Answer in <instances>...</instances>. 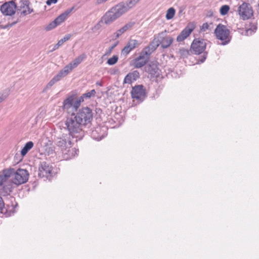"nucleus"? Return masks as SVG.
Here are the masks:
<instances>
[{"label":"nucleus","instance_id":"39448f33","mask_svg":"<svg viewBox=\"0 0 259 259\" xmlns=\"http://www.w3.org/2000/svg\"><path fill=\"white\" fill-rule=\"evenodd\" d=\"M206 40L201 38H196L193 41L191 46V51L195 54H200L203 53V55L200 59H198V62L203 63L205 60L207 53L204 52L206 49Z\"/></svg>","mask_w":259,"mask_h":259},{"label":"nucleus","instance_id":"20e7f679","mask_svg":"<svg viewBox=\"0 0 259 259\" xmlns=\"http://www.w3.org/2000/svg\"><path fill=\"white\" fill-rule=\"evenodd\" d=\"M166 31L160 33L156 38H155L152 41L148 49H151V52L155 51L160 45H161L162 48H167L169 47L172 43L174 39L169 36H167L165 34Z\"/></svg>","mask_w":259,"mask_h":259},{"label":"nucleus","instance_id":"2f4dec72","mask_svg":"<svg viewBox=\"0 0 259 259\" xmlns=\"http://www.w3.org/2000/svg\"><path fill=\"white\" fill-rule=\"evenodd\" d=\"M135 80L133 79L132 77L127 74L124 79L123 83L131 84Z\"/></svg>","mask_w":259,"mask_h":259},{"label":"nucleus","instance_id":"09e8293b","mask_svg":"<svg viewBox=\"0 0 259 259\" xmlns=\"http://www.w3.org/2000/svg\"><path fill=\"white\" fill-rule=\"evenodd\" d=\"M257 12L259 14V1L258 2V3H257Z\"/></svg>","mask_w":259,"mask_h":259},{"label":"nucleus","instance_id":"5701e85b","mask_svg":"<svg viewBox=\"0 0 259 259\" xmlns=\"http://www.w3.org/2000/svg\"><path fill=\"white\" fill-rule=\"evenodd\" d=\"M34 144L32 141L27 142L22 149L21 154L22 156H25L27 152L33 147Z\"/></svg>","mask_w":259,"mask_h":259},{"label":"nucleus","instance_id":"4468645a","mask_svg":"<svg viewBox=\"0 0 259 259\" xmlns=\"http://www.w3.org/2000/svg\"><path fill=\"white\" fill-rule=\"evenodd\" d=\"M131 94L133 99L142 101L145 97V92L143 89V86L139 85L133 87Z\"/></svg>","mask_w":259,"mask_h":259},{"label":"nucleus","instance_id":"a18cd8bd","mask_svg":"<svg viewBox=\"0 0 259 259\" xmlns=\"http://www.w3.org/2000/svg\"><path fill=\"white\" fill-rule=\"evenodd\" d=\"M62 70L63 71V72L65 73V74L66 75H67L68 74H69L70 73V72L67 71L66 70L64 69H62Z\"/></svg>","mask_w":259,"mask_h":259},{"label":"nucleus","instance_id":"cd10ccee","mask_svg":"<svg viewBox=\"0 0 259 259\" xmlns=\"http://www.w3.org/2000/svg\"><path fill=\"white\" fill-rule=\"evenodd\" d=\"M124 32L125 31H124V30L122 28H121L113 34V35H112V39L113 40L116 39Z\"/></svg>","mask_w":259,"mask_h":259},{"label":"nucleus","instance_id":"6ab92c4d","mask_svg":"<svg viewBox=\"0 0 259 259\" xmlns=\"http://www.w3.org/2000/svg\"><path fill=\"white\" fill-rule=\"evenodd\" d=\"M257 29L256 23H249V24H246L245 26V30L243 32L244 35H250L255 32Z\"/></svg>","mask_w":259,"mask_h":259},{"label":"nucleus","instance_id":"de8ad7c7","mask_svg":"<svg viewBox=\"0 0 259 259\" xmlns=\"http://www.w3.org/2000/svg\"><path fill=\"white\" fill-rule=\"evenodd\" d=\"M5 100V98L2 97H0V103L3 102Z\"/></svg>","mask_w":259,"mask_h":259},{"label":"nucleus","instance_id":"e433bc0d","mask_svg":"<svg viewBox=\"0 0 259 259\" xmlns=\"http://www.w3.org/2000/svg\"><path fill=\"white\" fill-rule=\"evenodd\" d=\"M118 44V41H116L114 43V45H113L111 47H110L109 49L106 51L105 55H109L111 52H112L113 50L114 49V48Z\"/></svg>","mask_w":259,"mask_h":259},{"label":"nucleus","instance_id":"f3484780","mask_svg":"<svg viewBox=\"0 0 259 259\" xmlns=\"http://www.w3.org/2000/svg\"><path fill=\"white\" fill-rule=\"evenodd\" d=\"M113 9L115 11L119 17L129 11L124 3H121L118 4L115 7L113 8Z\"/></svg>","mask_w":259,"mask_h":259},{"label":"nucleus","instance_id":"9d476101","mask_svg":"<svg viewBox=\"0 0 259 259\" xmlns=\"http://www.w3.org/2000/svg\"><path fill=\"white\" fill-rule=\"evenodd\" d=\"M72 9H68L57 17L53 21L51 22L46 28L47 30H50L55 28L64 21L68 17Z\"/></svg>","mask_w":259,"mask_h":259},{"label":"nucleus","instance_id":"bb28decb","mask_svg":"<svg viewBox=\"0 0 259 259\" xmlns=\"http://www.w3.org/2000/svg\"><path fill=\"white\" fill-rule=\"evenodd\" d=\"M175 14V10L173 8H170L168 9L166 14V18L167 20L172 19Z\"/></svg>","mask_w":259,"mask_h":259},{"label":"nucleus","instance_id":"2eb2a0df","mask_svg":"<svg viewBox=\"0 0 259 259\" xmlns=\"http://www.w3.org/2000/svg\"><path fill=\"white\" fill-rule=\"evenodd\" d=\"M119 18L115 11L112 8L107 12L103 18V21L106 24H109Z\"/></svg>","mask_w":259,"mask_h":259},{"label":"nucleus","instance_id":"7c9ffc66","mask_svg":"<svg viewBox=\"0 0 259 259\" xmlns=\"http://www.w3.org/2000/svg\"><path fill=\"white\" fill-rule=\"evenodd\" d=\"M59 81L54 76L47 84L46 87V89L48 90L51 88L56 82Z\"/></svg>","mask_w":259,"mask_h":259},{"label":"nucleus","instance_id":"58836bf2","mask_svg":"<svg viewBox=\"0 0 259 259\" xmlns=\"http://www.w3.org/2000/svg\"><path fill=\"white\" fill-rule=\"evenodd\" d=\"M209 25L207 23H205L202 24L201 27V30L202 31H205L209 29Z\"/></svg>","mask_w":259,"mask_h":259},{"label":"nucleus","instance_id":"c85d7f7f","mask_svg":"<svg viewBox=\"0 0 259 259\" xmlns=\"http://www.w3.org/2000/svg\"><path fill=\"white\" fill-rule=\"evenodd\" d=\"M118 60V57L116 55H114L107 60V63L110 65H113L117 62Z\"/></svg>","mask_w":259,"mask_h":259},{"label":"nucleus","instance_id":"37998d69","mask_svg":"<svg viewBox=\"0 0 259 259\" xmlns=\"http://www.w3.org/2000/svg\"><path fill=\"white\" fill-rule=\"evenodd\" d=\"M57 2V0H47L46 4L50 6L52 4H56Z\"/></svg>","mask_w":259,"mask_h":259},{"label":"nucleus","instance_id":"a878e982","mask_svg":"<svg viewBox=\"0 0 259 259\" xmlns=\"http://www.w3.org/2000/svg\"><path fill=\"white\" fill-rule=\"evenodd\" d=\"M140 0H128L127 2H125V4L130 10L131 9L133 8L136 6V5L140 1Z\"/></svg>","mask_w":259,"mask_h":259},{"label":"nucleus","instance_id":"f704fd0d","mask_svg":"<svg viewBox=\"0 0 259 259\" xmlns=\"http://www.w3.org/2000/svg\"><path fill=\"white\" fill-rule=\"evenodd\" d=\"M66 75L63 72L62 70H61L59 73L55 76V77L57 79L58 81L60 80L63 77L66 76Z\"/></svg>","mask_w":259,"mask_h":259},{"label":"nucleus","instance_id":"b1692460","mask_svg":"<svg viewBox=\"0 0 259 259\" xmlns=\"http://www.w3.org/2000/svg\"><path fill=\"white\" fill-rule=\"evenodd\" d=\"M96 94L95 90H92L91 91L85 93L82 95L78 99H82L80 100V103L84 101V99H89L92 96H94Z\"/></svg>","mask_w":259,"mask_h":259},{"label":"nucleus","instance_id":"0eeeda50","mask_svg":"<svg viewBox=\"0 0 259 259\" xmlns=\"http://www.w3.org/2000/svg\"><path fill=\"white\" fill-rule=\"evenodd\" d=\"M214 33L217 38L222 41V45H226L230 41V30L225 25L219 24L215 29Z\"/></svg>","mask_w":259,"mask_h":259},{"label":"nucleus","instance_id":"c9c22d12","mask_svg":"<svg viewBox=\"0 0 259 259\" xmlns=\"http://www.w3.org/2000/svg\"><path fill=\"white\" fill-rule=\"evenodd\" d=\"M66 75L63 72L62 70H61L59 73L55 76V77L57 79L58 81L60 80L63 77L66 76Z\"/></svg>","mask_w":259,"mask_h":259},{"label":"nucleus","instance_id":"49530a36","mask_svg":"<svg viewBox=\"0 0 259 259\" xmlns=\"http://www.w3.org/2000/svg\"><path fill=\"white\" fill-rule=\"evenodd\" d=\"M96 84H97V85H99V86H102V82H100V81H97V82H96Z\"/></svg>","mask_w":259,"mask_h":259},{"label":"nucleus","instance_id":"f257e3e1","mask_svg":"<svg viewBox=\"0 0 259 259\" xmlns=\"http://www.w3.org/2000/svg\"><path fill=\"white\" fill-rule=\"evenodd\" d=\"M93 119L92 110L88 107H82L76 114L72 113L68 117L65 125L72 138H75L77 141L84 137V128L91 126Z\"/></svg>","mask_w":259,"mask_h":259},{"label":"nucleus","instance_id":"473e14b6","mask_svg":"<svg viewBox=\"0 0 259 259\" xmlns=\"http://www.w3.org/2000/svg\"><path fill=\"white\" fill-rule=\"evenodd\" d=\"M128 74L132 77L133 79L135 81L139 77V73L137 70L134 71L133 72H130Z\"/></svg>","mask_w":259,"mask_h":259},{"label":"nucleus","instance_id":"c03bdc74","mask_svg":"<svg viewBox=\"0 0 259 259\" xmlns=\"http://www.w3.org/2000/svg\"><path fill=\"white\" fill-rule=\"evenodd\" d=\"M107 0H97V3L99 4H102L106 2Z\"/></svg>","mask_w":259,"mask_h":259},{"label":"nucleus","instance_id":"423d86ee","mask_svg":"<svg viewBox=\"0 0 259 259\" xmlns=\"http://www.w3.org/2000/svg\"><path fill=\"white\" fill-rule=\"evenodd\" d=\"M80 100L82 99H78L75 94L69 96L63 102V110L68 113L76 111L80 106Z\"/></svg>","mask_w":259,"mask_h":259},{"label":"nucleus","instance_id":"ea45409f","mask_svg":"<svg viewBox=\"0 0 259 259\" xmlns=\"http://www.w3.org/2000/svg\"><path fill=\"white\" fill-rule=\"evenodd\" d=\"M63 69L66 70L67 71H69V72H71L73 69H74V68L73 67V66H72V64H71V63H70L69 64H68V65H67L66 66H65Z\"/></svg>","mask_w":259,"mask_h":259},{"label":"nucleus","instance_id":"7ed1b4c3","mask_svg":"<svg viewBox=\"0 0 259 259\" xmlns=\"http://www.w3.org/2000/svg\"><path fill=\"white\" fill-rule=\"evenodd\" d=\"M70 136H71L66 126L60 128L57 133L56 145L62 152L63 157L65 160L72 158L78 152V149L72 147V143L70 140Z\"/></svg>","mask_w":259,"mask_h":259},{"label":"nucleus","instance_id":"dca6fc26","mask_svg":"<svg viewBox=\"0 0 259 259\" xmlns=\"http://www.w3.org/2000/svg\"><path fill=\"white\" fill-rule=\"evenodd\" d=\"M138 41L135 39H130L124 48L122 50L121 53L123 55H127L133 49L139 46Z\"/></svg>","mask_w":259,"mask_h":259},{"label":"nucleus","instance_id":"6e6552de","mask_svg":"<svg viewBox=\"0 0 259 259\" xmlns=\"http://www.w3.org/2000/svg\"><path fill=\"white\" fill-rule=\"evenodd\" d=\"M238 13L243 20L250 19L253 14L251 6L249 4L246 3H243L239 7Z\"/></svg>","mask_w":259,"mask_h":259},{"label":"nucleus","instance_id":"412c9836","mask_svg":"<svg viewBox=\"0 0 259 259\" xmlns=\"http://www.w3.org/2000/svg\"><path fill=\"white\" fill-rule=\"evenodd\" d=\"M146 71L151 75H155L158 73V69L154 64H149L145 67Z\"/></svg>","mask_w":259,"mask_h":259},{"label":"nucleus","instance_id":"f8f14e48","mask_svg":"<svg viewBox=\"0 0 259 259\" xmlns=\"http://www.w3.org/2000/svg\"><path fill=\"white\" fill-rule=\"evenodd\" d=\"M195 28L194 22H190L188 24L187 26L177 36V40L181 42L187 38Z\"/></svg>","mask_w":259,"mask_h":259},{"label":"nucleus","instance_id":"1a4fd4ad","mask_svg":"<svg viewBox=\"0 0 259 259\" xmlns=\"http://www.w3.org/2000/svg\"><path fill=\"white\" fill-rule=\"evenodd\" d=\"M53 168L51 165L46 162H42L40 163L38 168V176L40 178L49 179L52 176Z\"/></svg>","mask_w":259,"mask_h":259},{"label":"nucleus","instance_id":"4c0bfd02","mask_svg":"<svg viewBox=\"0 0 259 259\" xmlns=\"http://www.w3.org/2000/svg\"><path fill=\"white\" fill-rule=\"evenodd\" d=\"M134 24V22H129L127 24H125L124 26H123L122 28L125 32L127 30L132 27Z\"/></svg>","mask_w":259,"mask_h":259},{"label":"nucleus","instance_id":"ddd939ff","mask_svg":"<svg viewBox=\"0 0 259 259\" xmlns=\"http://www.w3.org/2000/svg\"><path fill=\"white\" fill-rule=\"evenodd\" d=\"M16 6L14 2L6 3L1 7L2 13L7 16H12L15 13Z\"/></svg>","mask_w":259,"mask_h":259},{"label":"nucleus","instance_id":"c756f323","mask_svg":"<svg viewBox=\"0 0 259 259\" xmlns=\"http://www.w3.org/2000/svg\"><path fill=\"white\" fill-rule=\"evenodd\" d=\"M230 7L228 5H223L220 10V12L222 15H226L229 11Z\"/></svg>","mask_w":259,"mask_h":259},{"label":"nucleus","instance_id":"aec40b11","mask_svg":"<svg viewBox=\"0 0 259 259\" xmlns=\"http://www.w3.org/2000/svg\"><path fill=\"white\" fill-rule=\"evenodd\" d=\"M29 3L27 1H25L22 3L20 6L21 14L24 15H27L30 14L33 10L29 7Z\"/></svg>","mask_w":259,"mask_h":259},{"label":"nucleus","instance_id":"a19ab883","mask_svg":"<svg viewBox=\"0 0 259 259\" xmlns=\"http://www.w3.org/2000/svg\"><path fill=\"white\" fill-rule=\"evenodd\" d=\"M180 53L182 56H187L189 54V51L187 50L182 49L180 50Z\"/></svg>","mask_w":259,"mask_h":259},{"label":"nucleus","instance_id":"9b49d317","mask_svg":"<svg viewBox=\"0 0 259 259\" xmlns=\"http://www.w3.org/2000/svg\"><path fill=\"white\" fill-rule=\"evenodd\" d=\"M150 49L146 48V50L142 52L139 57L135 60L134 66L139 68L144 66L148 60V56L151 54Z\"/></svg>","mask_w":259,"mask_h":259},{"label":"nucleus","instance_id":"393cba45","mask_svg":"<svg viewBox=\"0 0 259 259\" xmlns=\"http://www.w3.org/2000/svg\"><path fill=\"white\" fill-rule=\"evenodd\" d=\"M71 37L70 34L65 35L63 38L61 39L58 43L55 45L54 47L53 50L57 49L60 46H62L66 41L69 40Z\"/></svg>","mask_w":259,"mask_h":259},{"label":"nucleus","instance_id":"4be33fe9","mask_svg":"<svg viewBox=\"0 0 259 259\" xmlns=\"http://www.w3.org/2000/svg\"><path fill=\"white\" fill-rule=\"evenodd\" d=\"M87 57L86 55L83 53L76 58L73 61L70 62L74 68H76L79 64L81 63Z\"/></svg>","mask_w":259,"mask_h":259},{"label":"nucleus","instance_id":"72a5a7b5","mask_svg":"<svg viewBox=\"0 0 259 259\" xmlns=\"http://www.w3.org/2000/svg\"><path fill=\"white\" fill-rule=\"evenodd\" d=\"M6 210L3 198L0 196V213H4Z\"/></svg>","mask_w":259,"mask_h":259},{"label":"nucleus","instance_id":"a211bd4d","mask_svg":"<svg viewBox=\"0 0 259 259\" xmlns=\"http://www.w3.org/2000/svg\"><path fill=\"white\" fill-rule=\"evenodd\" d=\"M102 128L100 126H97L92 131L91 133L92 137L97 141L102 140L105 136L104 133H101Z\"/></svg>","mask_w":259,"mask_h":259},{"label":"nucleus","instance_id":"f03ea898","mask_svg":"<svg viewBox=\"0 0 259 259\" xmlns=\"http://www.w3.org/2000/svg\"><path fill=\"white\" fill-rule=\"evenodd\" d=\"M28 178L29 173L26 169H4L0 172V194L10 195L15 186L25 183Z\"/></svg>","mask_w":259,"mask_h":259},{"label":"nucleus","instance_id":"79ce46f5","mask_svg":"<svg viewBox=\"0 0 259 259\" xmlns=\"http://www.w3.org/2000/svg\"><path fill=\"white\" fill-rule=\"evenodd\" d=\"M19 21V19L18 18L16 21H15L12 23L9 22L7 24V27H12V26H14V25H15Z\"/></svg>","mask_w":259,"mask_h":259}]
</instances>
